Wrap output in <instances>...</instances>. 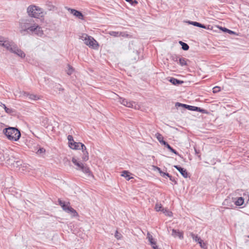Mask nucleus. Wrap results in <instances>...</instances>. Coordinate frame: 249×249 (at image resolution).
Wrapping results in <instances>:
<instances>
[{
	"instance_id": "34",
	"label": "nucleus",
	"mask_w": 249,
	"mask_h": 249,
	"mask_svg": "<svg viewBox=\"0 0 249 249\" xmlns=\"http://www.w3.org/2000/svg\"><path fill=\"white\" fill-rule=\"evenodd\" d=\"M162 212L167 216H171L172 215V213L166 209H162Z\"/></svg>"
},
{
	"instance_id": "25",
	"label": "nucleus",
	"mask_w": 249,
	"mask_h": 249,
	"mask_svg": "<svg viewBox=\"0 0 249 249\" xmlns=\"http://www.w3.org/2000/svg\"><path fill=\"white\" fill-rule=\"evenodd\" d=\"M179 43L181 46V48L183 50L187 51L189 50V46L187 43H184L181 41H179Z\"/></svg>"
},
{
	"instance_id": "16",
	"label": "nucleus",
	"mask_w": 249,
	"mask_h": 249,
	"mask_svg": "<svg viewBox=\"0 0 249 249\" xmlns=\"http://www.w3.org/2000/svg\"><path fill=\"white\" fill-rule=\"evenodd\" d=\"M233 201H232V199L228 198L225 199L223 202V205L227 206V208H229V207L233 206Z\"/></svg>"
},
{
	"instance_id": "15",
	"label": "nucleus",
	"mask_w": 249,
	"mask_h": 249,
	"mask_svg": "<svg viewBox=\"0 0 249 249\" xmlns=\"http://www.w3.org/2000/svg\"><path fill=\"white\" fill-rule=\"evenodd\" d=\"M58 201L59 204L61 206L63 210L64 211H65L66 212L68 213L70 207H71L70 205H68L69 204V203H68V204H65V203L64 202L62 201L60 199H58Z\"/></svg>"
},
{
	"instance_id": "8",
	"label": "nucleus",
	"mask_w": 249,
	"mask_h": 249,
	"mask_svg": "<svg viewBox=\"0 0 249 249\" xmlns=\"http://www.w3.org/2000/svg\"><path fill=\"white\" fill-rule=\"evenodd\" d=\"M190 235L193 238V240L199 244L200 247L203 249L207 248V245L198 236L197 234H194L193 232H190Z\"/></svg>"
},
{
	"instance_id": "32",
	"label": "nucleus",
	"mask_w": 249,
	"mask_h": 249,
	"mask_svg": "<svg viewBox=\"0 0 249 249\" xmlns=\"http://www.w3.org/2000/svg\"><path fill=\"white\" fill-rule=\"evenodd\" d=\"M156 168L159 171L161 176L163 177L165 176L169 177V174L168 173L162 172L160 168L156 167Z\"/></svg>"
},
{
	"instance_id": "7",
	"label": "nucleus",
	"mask_w": 249,
	"mask_h": 249,
	"mask_svg": "<svg viewBox=\"0 0 249 249\" xmlns=\"http://www.w3.org/2000/svg\"><path fill=\"white\" fill-rule=\"evenodd\" d=\"M176 107H183L185 108L188 109V110L192 111H198L203 113H206L207 112V110L204 109H202L199 107L190 106L186 104H183L180 103H176Z\"/></svg>"
},
{
	"instance_id": "20",
	"label": "nucleus",
	"mask_w": 249,
	"mask_h": 249,
	"mask_svg": "<svg viewBox=\"0 0 249 249\" xmlns=\"http://www.w3.org/2000/svg\"><path fill=\"white\" fill-rule=\"evenodd\" d=\"M244 203V199L243 197H238L237 200L235 201L234 202V204L236 206H241Z\"/></svg>"
},
{
	"instance_id": "14",
	"label": "nucleus",
	"mask_w": 249,
	"mask_h": 249,
	"mask_svg": "<svg viewBox=\"0 0 249 249\" xmlns=\"http://www.w3.org/2000/svg\"><path fill=\"white\" fill-rule=\"evenodd\" d=\"M13 53L17 54L21 58H24L25 57V53L21 50L18 49L17 45L16 46V48L13 51Z\"/></svg>"
},
{
	"instance_id": "47",
	"label": "nucleus",
	"mask_w": 249,
	"mask_h": 249,
	"mask_svg": "<svg viewBox=\"0 0 249 249\" xmlns=\"http://www.w3.org/2000/svg\"><path fill=\"white\" fill-rule=\"evenodd\" d=\"M138 3V2L137 0H132V1L131 2V4L133 6H135V5H136Z\"/></svg>"
},
{
	"instance_id": "46",
	"label": "nucleus",
	"mask_w": 249,
	"mask_h": 249,
	"mask_svg": "<svg viewBox=\"0 0 249 249\" xmlns=\"http://www.w3.org/2000/svg\"><path fill=\"white\" fill-rule=\"evenodd\" d=\"M150 243L151 245L152 246V247L156 246V242L154 240L153 241L150 242Z\"/></svg>"
},
{
	"instance_id": "53",
	"label": "nucleus",
	"mask_w": 249,
	"mask_h": 249,
	"mask_svg": "<svg viewBox=\"0 0 249 249\" xmlns=\"http://www.w3.org/2000/svg\"><path fill=\"white\" fill-rule=\"evenodd\" d=\"M2 36H0V41H2Z\"/></svg>"
},
{
	"instance_id": "38",
	"label": "nucleus",
	"mask_w": 249,
	"mask_h": 249,
	"mask_svg": "<svg viewBox=\"0 0 249 249\" xmlns=\"http://www.w3.org/2000/svg\"><path fill=\"white\" fill-rule=\"evenodd\" d=\"M45 152V149L44 148L40 147L37 151L36 152L37 154H41L44 153Z\"/></svg>"
},
{
	"instance_id": "4",
	"label": "nucleus",
	"mask_w": 249,
	"mask_h": 249,
	"mask_svg": "<svg viewBox=\"0 0 249 249\" xmlns=\"http://www.w3.org/2000/svg\"><path fill=\"white\" fill-rule=\"evenodd\" d=\"M79 38L84 41V43L88 46L89 47H91L93 49H97L98 44L96 40L91 36H88L86 34H82L79 36Z\"/></svg>"
},
{
	"instance_id": "39",
	"label": "nucleus",
	"mask_w": 249,
	"mask_h": 249,
	"mask_svg": "<svg viewBox=\"0 0 249 249\" xmlns=\"http://www.w3.org/2000/svg\"><path fill=\"white\" fill-rule=\"evenodd\" d=\"M147 239L149 242L154 240L152 235L149 232H148L147 233Z\"/></svg>"
},
{
	"instance_id": "23",
	"label": "nucleus",
	"mask_w": 249,
	"mask_h": 249,
	"mask_svg": "<svg viewBox=\"0 0 249 249\" xmlns=\"http://www.w3.org/2000/svg\"><path fill=\"white\" fill-rule=\"evenodd\" d=\"M15 158L13 156L9 157L8 156L6 157L5 162L9 165L11 166L13 164Z\"/></svg>"
},
{
	"instance_id": "36",
	"label": "nucleus",
	"mask_w": 249,
	"mask_h": 249,
	"mask_svg": "<svg viewBox=\"0 0 249 249\" xmlns=\"http://www.w3.org/2000/svg\"><path fill=\"white\" fill-rule=\"evenodd\" d=\"M162 209H164L162 208L161 204L157 203L155 205V209L157 212L162 211Z\"/></svg>"
},
{
	"instance_id": "40",
	"label": "nucleus",
	"mask_w": 249,
	"mask_h": 249,
	"mask_svg": "<svg viewBox=\"0 0 249 249\" xmlns=\"http://www.w3.org/2000/svg\"><path fill=\"white\" fill-rule=\"evenodd\" d=\"M68 66L69 67V69L68 70L67 72L68 75H71L72 73L73 70V68L70 65H68Z\"/></svg>"
},
{
	"instance_id": "26",
	"label": "nucleus",
	"mask_w": 249,
	"mask_h": 249,
	"mask_svg": "<svg viewBox=\"0 0 249 249\" xmlns=\"http://www.w3.org/2000/svg\"><path fill=\"white\" fill-rule=\"evenodd\" d=\"M81 142H73L72 146H70V148L73 149L77 150V149H80V146Z\"/></svg>"
},
{
	"instance_id": "44",
	"label": "nucleus",
	"mask_w": 249,
	"mask_h": 249,
	"mask_svg": "<svg viewBox=\"0 0 249 249\" xmlns=\"http://www.w3.org/2000/svg\"><path fill=\"white\" fill-rule=\"evenodd\" d=\"M80 147L81 148L80 149L82 150V152H83L84 151H87V149L85 145L82 143H81Z\"/></svg>"
},
{
	"instance_id": "3",
	"label": "nucleus",
	"mask_w": 249,
	"mask_h": 249,
	"mask_svg": "<svg viewBox=\"0 0 249 249\" xmlns=\"http://www.w3.org/2000/svg\"><path fill=\"white\" fill-rule=\"evenodd\" d=\"M72 163L76 166L75 169L77 170H80L84 173L88 177H93L89 167L84 164L82 162L78 161L75 158H72L71 160Z\"/></svg>"
},
{
	"instance_id": "43",
	"label": "nucleus",
	"mask_w": 249,
	"mask_h": 249,
	"mask_svg": "<svg viewBox=\"0 0 249 249\" xmlns=\"http://www.w3.org/2000/svg\"><path fill=\"white\" fill-rule=\"evenodd\" d=\"M6 160V157L3 155V154L1 152H0V160L3 161Z\"/></svg>"
},
{
	"instance_id": "2",
	"label": "nucleus",
	"mask_w": 249,
	"mask_h": 249,
	"mask_svg": "<svg viewBox=\"0 0 249 249\" xmlns=\"http://www.w3.org/2000/svg\"><path fill=\"white\" fill-rule=\"evenodd\" d=\"M2 132L7 138L11 141H18L21 137L20 131L14 127L3 128Z\"/></svg>"
},
{
	"instance_id": "5",
	"label": "nucleus",
	"mask_w": 249,
	"mask_h": 249,
	"mask_svg": "<svg viewBox=\"0 0 249 249\" xmlns=\"http://www.w3.org/2000/svg\"><path fill=\"white\" fill-rule=\"evenodd\" d=\"M27 12L29 16L35 18L42 17L43 15V9L35 5L29 6L27 9Z\"/></svg>"
},
{
	"instance_id": "18",
	"label": "nucleus",
	"mask_w": 249,
	"mask_h": 249,
	"mask_svg": "<svg viewBox=\"0 0 249 249\" xmlns=\"http://www.w3.org/2000/svg\"><path fill=\"white\" fill-rule=\"evenodd\" d=\"M109 34L113 36L114 37H118V36H125V33L123 32H116V31H110L109 32Z\"/></svg>"
},
{
	"instance_id": "12",
	"label": "nucleus",
	"mask_w": 249,
	"mask_h": 249,
	"mask_svg": "<svg viewBox=\"0 0 249 249\" xmlns=\"http://www.w3.org/2000/svg\"><path fill=\"white\" fill-rule=\"evenodd\" d=\"M174 167L179 171L184 178H187L188 177V174L186 169L178 165H174Z\"/></svg>"
},
{
	"instance_id": "27",
	"label": "nucleus",
	"mask_w": 249,
	"mask_h": 249,
	"mask_svg": "<svg viewBox=\"0 0 249 249\" xmlns=\"http://www.w3.org/2000/svg\"><path fill=\"white\" fill-rule=\"evenodd\" d=\"M22 162L21 160H16V159L15 158L12 166H13V167L18 168L19 167L20 165H22Z\"/></svg>"
},
{
	"instance_id": "17",
	"label": "nucleus",
	"mask_w": 249,
	"mask_h": 249,
	"mask_svg": "<svg viewBox=\"0 0 249 249\" xmlns=\"http://www.w3.org/2000/svg\"><path fill=\"white\" fill-rule=\"evenodd\" d=\"M23 95L28 97L32 100H37L40 99L39 97L37 95L30 94L26 92H24Z\"/></svg>"
},
{
	"instance_id": "6",
	"label": "nucleus",
	"mask_w": 249,
	"mask_h": 249,
	"mask_svg": "<svg viewBox=\"0 0 249 249\" xmlns=\"http://www.w3.org/2000/svg\"><path fill=\"white\" fill-rule=\"evenodd\" d=\"M2 41H0V45L5 47L8 51L13 53L16 48L17 45L13 41L4 40V37H2Z\"/></svg>"
},
{
	"instance_id": "1",
	"label": "nucleus",
	"mask_w": 249,
	"mask_h": 249,
	"mask_svg": "<svg viewBox=\"0 0 249 249\" xmlns=\"http://www.w3.org/2000/svg\"><path fill=\"white\" fill-rule=\"evenodd\" d=\"M34 21L31 18L22 19L19 22V32L24 36L30 34L35 24Z\"/></svg>"
},
{
	"instance_id": "54",
	"label": "nucleus",
	"mask_w": 249,
	"mask_h": 249,
	"mask_svg": "<svg viewBox=\"0 0 249 249\" xmlns=\"http://www.w3.org/2000/svg\"><path fill=\"white\" fill-rule=\"evenodd\" d=\"M59 90H63V89H62V88H59Z\"/></svg>"
},
{
	"instance_id": "56",
	"label": "nucleus",
	"mask_w": 249,
	"mask_h": 249,
	"mask_svg": "<svg viewBox=\"0 0 249 249\" xmlns=\"http://www.w3.org/2000/svg\"><path fill=\"white\" fill-rule=\"evenodd\" d=\"M0 126H2V124H0Z\"/></svg>"
},
{
	"instance_id": "41",
	"label": "nucleus",
	"mask_w": 249,
	"mask_h": 249,
	"mask_svg": "<svg viewBox=\"0 0 249 249\" xmlns=\"http://www.w3.org/2000/svg\"><path fill=\"white\" fill-rule=\"evenodd\" d=\"M171 58H172V59L175 61V62H178V59L179 57H178L177 55H173L171 56Z\"/></svg>"
},
{
	"instance_id": "19",
	"label": "nucleus",
	"mask_w": 249,
	"mask_h": 249,
	"mask_svg": "<svg viewBox=\"0 0 249 249\" xmlns=\"http://www.w3.org/2000/svg\"><path fill=\"white\" fill-rule=\"evenodd\" d=\"M169 81L174 85H178L183 83V81L178 80L174 77L171 78L169 80Z\"/></svg>"
},
{
	"instance_id": "51",
	"label": "nucleus",
	"mask_w": 249,
	"mask_h": 249,
	"mask_svg": "<svg viewBox=\"0 0 249 249\" xmlns=\"http://www.w3.org/2000/svg\"><path fill=\"white\" fill-rule=\"evenodd\" d=\"M125 1L131 3L132 1V0H125Z\"/></svg>"
},
{
	"instance_id": "48",
	"label": "nucleus",
	"mask_w": 249,
	"mask_h": 249,
	"mask_svg": "<svg viewBox=\"0 0 249 249\" xmlns=\"http://www.w3.org/2000/svg\"><path fill=\"white\" fill-rule=\"evenodd\" d=\"M220 29L225 32H227V31H229V29L225 27H221Z\"/></svg>"
},
{
	"instance_id": "55",
	"label": "nucleus",
	"mask_w": 249,
	"mask_h": 249,
	"mask_svg": "<svg viewBox=\"0 0 249 249\" xmlns=\"http://www.w3.org/2000/svg\"><path fill=\"white\" fill-rule=\"evenodd\" d=\"M75 249H83V248H79V249L76 248Z\"/></svg>"
},
{
	"instance_id": "13",
	"label": "nucleus",
	"mask_w": 249,
	"mask_h": 249,
	"mask_svg": "<svg viewBox=\"0 0 249 249\" xmlns=\"http://www.w3.org/2000/svg\"><path fill=\"white\" fill-rule=\"evenodd\" d=\"M172 235L174 237H178L180 239H183V232L182 231H179L178 230L173 229Z\"/></svg>"
},
{
	"instance_id": "24",
	"label": "nucleus",
	"mask_w": 249,
	"mask_h": 249,
	"mask_svg": "<svg viewBox=\"0 0 249 249\" xmlns=\"http://www.w3.org/2000/svg\"><path fill=\"white\" fill-rule=\"evenodd\" d=\"M178 62L179 65L181 66L187 65V59L185 58L179 57Z\"/></svg>"
},
{
	"instance_id": "37",
	"label": "nucleus",
	"mask_w": 249,
	"mask_h": 249,
	"mask_svg": "<svg viewBox=\"0 0 249 249\" xmlns=\"http://www.w3.org/2000/svg\"><path fill=\"white\" fill-rule=\"evenodd\" d=\"M115 237L117 239L119 240L122 237V235L116 230L115 233Z\"/></svg>"
},
{
	"instance_id": "30",
	"label": "nucleus",
	"mask_w": 249,
	"mask_h": 249,
	"mask_svg": "<svg viewBox=\"0 0 249 249\" xmlns=\"http://www.w3.org/2000/svg\"><path fill=\"white\" fill-rule=\"evenodd\" d=\"M83 155L82 157V160L86 161L89 160V153L87 151H84L83 152Z\"/></svg>"
},
{
	"instance_id": "52",
	"label": "nucleus",
	"mask_w": 249,
	"mask_h": 249,
	"mask_svg": "<svg viewBox=\"0 0 249 249\" xmlns=\"http://www.w3.org/2000/svg\"><path fill=\"white\" fill-rule=\"evenodd\" d=\"M195 152H196V154H198L199 153V151H197V150L196 149H195Z\"/></svg>"
},
{
	"instance_id": "21",
	"label": "nucleus",
	"mask_w": 249,
	"mask_h": 249,
	"mask_svg": "<svg viewBox=\"0 0 249 249\" xmlns=\"http://www.w3.org/2000/svg\"><path fill=\"white\" fill-rule=\"evenodd\" d=\"M189 23L192 25H193L194 26L200 27L204 29H207L206 26L204 25V24H201L199 22H196V21H189Z\"/></svg>"
},
{
	"instance_id": "28",
	"label": "nucleus",
	"mask_w": 249,
	"mask_h": 249,
	"mask_svg": "<svg viewBox=\"0 0 249 249\" xmlns=\"http://www.w3.org/2000/svg\"><path fill=\"white\" fill-rule=\"evenodd\" d=\"M121 176L122 177H125V178H127V180H130L132 178L129 177V172L128 171L124 170L122 172Z\"/></svg>"
},
{
	"instance_id": "42",
	"label": "nucleus",
	"mask_w": 249,
	"mask_h": 249,
	"mask_svg": "<svg viewBox=\"0 0 249 249\" xmlns=\"http://www.w3.org/2000/svg\"><path fill=\"white\" fill-rule=\"evenodd\" d=\"M220 90V88L219 87L216 86L213 88V92L217 93Z\"/></svg>"
},
{
	"instance_id": "35",
	"label": "nucleus",
	"mask_w": 249,
	"mask_h": 249,
	"mask_svg": "<svg viewBox=\"0 0 249 249\" xmlns=\"http://www.w3.org/2000/svg\"><path fill=\"white\" fill-rule=\"evenodd\" d=\"M157 138L158 140V141L160 142L163 144V142H165L163 140V137L160 134V133L156 134Z\"/></svg>"
},
{
	"instance_id": "9",
	"label": "nucleus",
	"mask_w": 249,
	"mask_h": 249,
	"mask_svg": "<svg viewBox=\"0 0 249 249\" xmlns=\"http://www.w3.org/2000/svg\"><path fill=\"white\" fill-rule=\"evenodd\" d=\"M33 29L31 31L30 33L32 35L35 34L38 36H42L44 33L42 29V28L38 26V24L35 23V24L33 26Z\"/></svg>"
},
{
	"instance_id": "33",
	"label": "nucleus",
	"mask_w": 249,
	"mask_h": 249,
	"mask_svg": "<svg viewBox=\"0 0 249 249\" xmlns=\"http://www.w3.org/2000/svg\"><path fill=\"white\" fill-rule=\"evenodd\" d=\"M68 141H69V145L70 147V146H72L73 142H75L73 140V137L71 135H68L67 138Z\"/></svg>"
},
{
	"instance_id": "29",
	"label": "nucleus",
	"mask_w": 249,
	"mask_h": 249,
	"mask_svg": "<svg viewBox=\"0 0 249 249\" xmlns=\"http://www.w3.org/2000/svg\"><path fill=\"white\" fill-rule=\"evenodd\" d=\"M68 213H70L73 217L78 216V213L72 207H70L69 210L68 212Z\"/></svg>"
},
{
	"instance_id": "45",
	"label": "nucleus",
	"mask_w": 249,
	"mask_h": 249,
	"mask_svg": "<svg viewBox=\"0 0 249 249\" xmlns=\"http://www.w3.org/2000/svg\"><path fill=\"white\" fill-rule=\"evenodd\" d=\"M170 180L174 182H175V184L177 183V181H176L175 179L172 177L171 176L169 175V177H168Z\"/></svg>"
},
{
	"instance_id": "31",
	"label": "nucleus",
	"mask_w": 249,
	"mask_h": 249,
	"mask_svg": "<svg viewBox=\"0 0 249 249\" xmlns=\"http://www.w3.org/2000/svg\"><path fill=\"white\" fill-rule=\"evenodd\" d=\"M1 106L4 108V109L6 113H7L8 114H11L13 112L12 109L7 107L5 104H2V103H1Z\"/></svg>"
},
{
	"instance_id": "10",
	"label": "nucleus",
	"mask_w": 249,
	"mask_h": 249,
	"mask_svg": "<svg viewBox=\"0 0 249 249\" xmlns=\"http://www.w3.org/2000/svg\"><path fill=\"white\" fill-rule=\"evenodd\" d=\"M118 102L123 105L128 107H135L136 108V104L135 102L129 101L126 99L120 97H118Z\"/></svg>"
},
{
	"instance_id": "11",
	"label": "nucleus",
	"mask_w": 249,
	"mask_h": 249,
	"mask_svg": "<svg viewBox=\"0 0 249 249\" xmlns=\"http://www.w3.org/2000/svg\"><path fill=\"white\" fill-rule=\"evenodd\" d=\"M66 9L69 11H70L71 13V14H72L73 15H74L76 17L78 18L79 19H83L84 16L81 12L78 11L75 9H71L70 8L66 7Z\"/></svg>"
},
{
	"instance_id": "49",
	"label": "nucleus",
	"mask_w": 249,
	"mask_h": 249,
	"mask_svg": "<svg viewBox=\"0 0 249 249\" xmlns=\"http://www.w3.org/2000/svg\"><path fill=\"white\" fill-rule=\"evenodd\" d=\"M227 33H229L230 34H234V32H233L230 30H229V31H227Z\"/></svg>"
},
{
	"instance_id": "50",
	"label": "nucleus",
	"mask_w": 249,
	"mask_h": 249,
	"mask_svg": "<svg viewBox=\"0 0 249 249\" xmlns=\"http://www.w3.org/2000/svg\"><path fill=\"white\" fill-rule=\"evenodd\" d=\"M152 248H153V249H159V248L158 247V246H157V245H156V246H154L152 247Z\"/></svg>"
},
{
	"instance_id": "22",
	"label": "nucleus",
	"mask_w": 249,
	"mask_h": 249,
	"mask_svg": "<svg viewBox=\"0 0 249 249\" xmlns=\"http://www.w3.org/2000/svg\"><path fill=\"white\" fill-rule=\"evenodd\" d=\"M163 144L165 145L171 152L174 153L176 155H178V152L173 149L166 142H163Z\"/></svg>"
}]
</instances>
